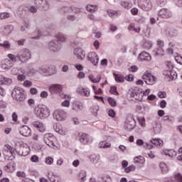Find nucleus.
I'll use <instances>...</instances> for the list:
<instances>
[{
  "instance_id": "nucleus-53",
  "label": "nucleus",
  "mask_w": 182,
  "mask_h": 182,
  "mask_svg": "<svg viewBox=\"0 0 182 182\" xmlns=\"http://www.w3.org/2000/svg\"><path fill=\"white\" fill-rule=\"evenodd\" d=\"M165 70H173V64L170 61H166Z\"/></svg>"
},
{
  "instance_id": "nucleus-28",
  "label": "nucleus",
  "mask_w": 182,
  "mask_h": 182,
  "mask_svg": "<svg viewBox=\"0 0 182 182\" xmlns=\"http://www.w3.org/2000/svg\"><path fill=\"white\" fill-rule=\"evenodd\" d=\"M0 82L1 85H11L12 84V79L6 77L4 75L0 77Z\"/></svg>"
},
{
  "instance_id": "nucleus-62",
  "label": "nucleus",
  "mask_w": 182,
  "mask_h": 182,
  "mask_svg": "<svg viewBox=\"0 0 182 182\" xmlns=\"http://www.w3.org/2000/svg\"><path fill=\"white\" fill-rule=\"evenodd\" d=\"M31 95H38V90L36 87L30 88Z\"/></svg>"
},
{
  "instance_id": "nucleus-60",
  "label": "nucleus",
  "mask_w": 182,
  "mask_h": 182,
  "mask_svg": "<svg viewBox=\"0 0 182 182\" xmlns=\"http://www.w3.org/2000/svg\"><path fill=\"white\" fill-rule=\"evenodd\" d=\"M154 131L155 132V133H160L161 132V125L156 124V126H154Z\"/></svg>"
},
{
  "instance_id": "nucleus-15",
  "label": "nucleus",
  "mask_w": 182,
  "mask_h": 182,
  "mask_svg": "<svg viewBox=\"0 0 182 182\" xmlns=\"http://www.w3.org/2000/svg\"><path fill=\"white\" fill-rule=\"evenodd\" d=\"M74 55L77 59H79V60H83V59L86 58V53H85V50L81 48H75Z\"/></svg>"
},
{
  "instance_id": "nucleus-42",
  "label": "nucleus",
  "mask_w": 182,
  "mask_h": 182,
  "mask_svg": "<svg viewBox=\"0 0 182 182\" xmlns=\"http://www.w3.org/2000/svg\"><path fill=\"white\" fill-rule=\"evenodd\" d=\"M143 47L145 49H151V48H153V43L151 41H145L144 44H143Z\"/></svg>"
},
{
  "instance_id": "nucleus-45",
  "label": "nucleus",
  "mask_w": 182,
  "mask_h": 182,
  "mask_svg": "<svg viewBox=\"0 0 182 182\" xmlns=\"http://www.w3.org/2000/svg\"><path fill=\"white\" fill-rule=\"evenodd\" d=\"M97 6H93V5H87V7H86V9L88 12H96V11L97 10Z\"/></svg>"
},
{
  "instance_id": "nucleus-9",
  "label": "nucleus",
  "mask_w": 182,
  "mask_h": 182,
  "mask_svg": "<svg viewBox=\"0 0 182 182\" xmlns=\"http://www.w3.org/2000/svg\"><path fill=\"white\" fill-rule=\"evenodd\" d=\"M68 113L63 109H55L53 114V117L57 122H63L66 119Z\"/></svg>"
},
{
  "instance_id": "nucleus-52",
  "label": "nucleus",
  "mask_w": 182,
  "mask_h": 182,
  "mask_svg": "<svg viewBox=\"0 0 182 182\" xmlns=\"http://www.w3.org/2000/svg\"><path fill=\"white\" fill-rule=\"evenodd\" d=\"M7 56L11 62H18V55L9 54Z\"/></svg>"
},
{
  "instance_id": "nucleus-26",
  "label": "nucleus",
  "mask_w": 182,
  "mask_h": 182,
  "mask_svg": "<svg viewBox=\"0 0 182 182\" xmlns=\"http://www.w3.org/2000/svg\"><path fill=\"white\" fill-rule=\"evenodd\" d=\"M48 73L47 76H53V75H56L58 73V70L55 65H49L47 66Z\"/></svg>"
},
{
  "instance_id": "nucleus-16",
  "label": "nucleus",
  "mask_w": 182,
  "mask_h": 182,
  "mask_svg": "<svg viewBox=\"0 0 182 182\" xmlns=\"http://www.w3.org/2000/svg\"><path fill=\"white\" fill-rule=\"evenodd\" d=\"M31 126L37 129V130H38V132L41 133H45V132H46V127H45V124L41 122L34 121L31 123Z\"/></svg>"
},
{
  "instance_id": "nucleus-54",
  "label": "nucleus",
  "mask_w": 182,
  "mask_h": 182,
  "mask_svg": "<svg viewBox=\"0 0 182 182\" xmlns=\"http://www.w3.org/2000/svg\"><path fill=\"white\" fill-rule=\"evenodd\" d=\"M108 102L109 103L110 106H112V107H115L116 100H114V98L112 97H108Z\"/></svg>"
},
{
  "instance_id": "nucleus-57",
  "label": "nucleus",
  "mask_w": 182,
  "mask_h": 182,
  "mask_svg": "<svg viewBox=\"0 0 182 182\" xmlns=\"http://www.w3.org/2000/svg\"><path fill=\"white\" fill-rule=\"evenodd\" d=\"M136 170V166L134 165H131L125 168L127 173H130V171H134Z\"/></svg>"
},
{
  "instance_id": "nucleus-17",
  "label": "nucleus",
  "mask_w": 182,
  "mask_h": 182,
  "mask_svg": "<svg viewBox=\"0 0 182 182\" xmlns=\"http://www.w3.org/2000/svg\"><path fill=\"white\" fill-rule=\"evenodd\" d=\"M164 75L169 79V80H176L177 79V73L174 70H164Z\"/></svg>"
},
{
  "instance_id": "nucleus-36",
  "label": "nucleus",
  "mask_w": 182,
  "mask_h": 182,
  "mask_svg": "<svg viewBox=\"0 0 182 182\" xmlns=\"http://www.w3.org/2000/svg\"><path fill=\"white\" fill-rule=\"evenodd\" d=\"M12 68V63H11V61L8 59L5 60V63L2 65V68L4 69V70H9Z\"/></svg>"
},
{
  "instance_id": "nucleus-21",
  "label": "nucleus",
  "mask_w": 182,
  "mask_h": 182,
  "mask_svg": "<svg viewBox=\"0 0 182 182\" xmlns=\"http://www.w3.org/2000/svg\"><path fill=\"white\" fill-rule=\"evenodd\" d=\"M31 131L26 125H23L20 128V134L24 137H29L31 136Z\"/></svg>"
},
{
  "instance_id": "nucleus-3",
  "label": "nucleus",
  "mask_w": 182,
  "mask_h": 182,
  "mask_svg": "<svg viewBox=\"0 0 182 182\" xmlns=\"http://www.w3.org/2000/svg\"><path fill=\"white\" fill-rule=\"evenodd\" d=\"M49 92L59 95L61 99H70V96L62 92V85L59 84H53L49 87Z\"/></svg>"
},
{
  "instance_id": "nucleus-51",
  "label": "nucleus",
  "mask_w": 182,
  "mask_h": 182,
  "mask_svg": "<svg viewBox=\"0 0 182 182\" xmlns=\"http://www.w3.org/2000/svg\"><path fill=\"white\" fill-rule=\"evenodd\" d=\"M121 6L124 8L125 9H130V4L128 1H123L120 2Z\"/></svg>"
},
{
  "instance_id": "nucleus-23",
  "label": "nucleus",
  "mask_w": 182,
  "mask_h": 182,
  "mask_svg": "<svg viewBox=\"0 0 182 182\" xmlns=\"http://www.w3.org/2000/svg\"><path fill=\"white\" fill-rule=\"evenodd\" d=\"M46 177L48 178L50 182H62L60 176L55 175L54 173H48Z\"/></svg>"
},
{
  "instance_id": "nucleus-33",
  "label": "nucleus",
  "mask_w": 182,
  "mask_h": 182,
  "mask_svg": "<svg viewBox=\"0 0 182 182\" xmlns=\"http://www.w3.org/2000/svg\"><path fill=\"white\" fill-rule=\"evenodd\" d=\"M73 110H75V112L83 110V105H80V103L77 102H74L73 105Z\"/></svg>"
},
{
  "instance_id": "nucleus-8",
  "label": "nucleus",
  "mask_w": 182,
  "mask_h": 182,
  "mask_svg": "<svg viewBox=\"0 0 182 182\" xmlns=\"http://www.w3.org/2000/svg\"><path fill=\"white\" fill-rule=\"evenodd\" d=\"M3 154L6 160H9L11 157H14L15 154V149L10 145H5L3 149Z\"/></svg>"
},
{
  "instance_id": "nucleus-13",
  "label": "nucleus",
  "mask_w": 182,
  "mask_h": 182,
  "mask_svg": "<svg viewBox=\"0 0 182 182\" xmlns=\"http://www.w3.org/2000/svg\"><path fill=\"white\" fill-rule=\"evenodd\" d=\"M142 79L144 80L146 85H154V83H156L157 81V78L150 73L144 74L142 76Z\"/></svg>"
},
{
  "instance_id": "nucleus-34",
  "label": "nucleus",
  "mask_w": 182,
  "mask_h": 182,
  "mask_svg": "<svg viewBox=\"0 0 182 182\" xmlns=\"http://www.w3.org/2000/svg\"><path fill=\"white\" fill-rule=\"evenodd\" d=\"M90 161L94 164H97L99 163V160H100V156L99 155L92 154L89 157Z\"/></svg>"
},
{
  "instance_id": "nucleus-64",
  "label": "nucleus",
  "mask_w": 182,
  "mask_h": 182,
  "mask_svg": "<svg viewBox=\"0 0 182 182\" xmlns=\"http://www.w3.org/2000/svg\"><path fill=\"white\" fill-rule=\"evenodd\" d=\"M173 2L177 6H182V0H173Z\"/></svg>"
},
{
  "instance_id": "nucleus-10",
  "label": "nucleus",
  "mask_w": 182,
  "mask_h": 182,
  "mask_svg": "<svg viewBox=\"0 0 182 182\" xmlns=\"http://www.w3.org/2000/svg\"><path fill=\"white\" fill-rule=\"evenodd\" d=\"M138 6L142 11H150L153 8V4L150 0H139L138 1Z\"/></svg>"
},
{
  "instance_id": "nucleus-63",
  "label": "nucleus",
  "mask_w": 182,
  "mask_h": 182,
  "mask_svg": "<svg viewBox=\"0 0 182 182\" xmlns=\"http://www.w3.org/2000/svg\"><path fill=\"white\" fill-rule=\"evenodd\" d=\"M60 12L63 14H68V12H69V7H63V8H61Z\"/></svg>"
},
{
  "instance_id": "nucleus-56",
  "label": "nucleus",
  "mask_w": 182,
  "mask_h": 182,
  "mask_svg": "<svg viewBox=\"0 0 182 182\" xmlns=\"http://www.w3.org/2000/svg\"><path fill=\"white\" fill-rule=\"evenodd\" d=\"M30 160L32 161V163H39V156L36 155H33L30 158Z\"/></svg>"
},
{
  "instance_id": "nucleus-46",
  "label": "nucleus",
  "mask_w": 182,
  "mask_h": 182,
  "mask_svg": "<svg viewBox=\"0 0 182 182\" xmlns=\"http://www.w3.org/2000/svg\"><path fill=\"white\" fill-rule=\"evenodd\" d=\"M67 100H64L61 103L62 107H70V98H65Z\"/></svg>"
},
{
  "instance_id": "nucleus-37",
  "label": "nucleus",
  "mask_w": 182,
  "mask_h": 182,
  "mask_svg": "<svg viewBox=\"0 0 182 182\" xmlns=\"http://www.w3.org/2000/svg\"><path fill=\"white\" fill-rule=\"evenodd\" d=\"M55 38L56 39H54V41H59V42H65L66 41V36L61 33H57Z\"/></svg>"
},
{
  "instance_id": "nucleus-32",
  "label": "nucleus",
  "mask_w": 182,
  "mask_h": 182,
  "mask_svg": "<svg viewBox=\"0 0 182 182\" xmlns=\"http://www.w3.org/2000/svg\"><path fill=\"white\" fill-rule=\"evenodd\" d=\"M107 14H108L109 16H110V18H112V16H114V15H115V16H120V15H122V11L109 9V10H107Z\"/></svg>"
},
{
  "instance_id": "nucleus-40",
  "label": "nucleus",
  "mask_w": 182,
  "mask_h": 182,
  "mask_svg": "<svg viewBox=\"0 0 182 182\" xmlns=\"http://www.w3.org/2000/svg\"><path fill=\"white\" fill-rule=\"evenodd\" d=\"M173 153H174V151L171 149H164L161 151L162 155L168 156V157H172Z\"/></svg>"
},
{
  "instance_id": "nucleus-58",
  "label": "nucleus",
  "mask_w": 182,
  "mask_h": 182,
  "mask_svg": "<svg viewBox=\"0 0 182 182\" xmlns=\"http://www.w3.org/2000/svg\"><path fill=\"white\" fill-rule=\"evenodd\" d=\"M109 92L112 93V95H119V92H117V88L114 86L110 87Z\"/></svg>"
},
{
  "instance_id": "nucleus-19",
  "label": "nucleus",
  "mask_w": 182,
  "mask_h": 182,
  "mask_svg": "<svg viewBox=\"0 0 182 182\" xmlns=\"http://www.w3.org/2000/svg\"><path fill=\"white\" fill-rule=\"evenodd\" d=\"M80 141L82 144H89V143H92V141H93V138L88 134H82L80 136Z\"/></svg>"
},
{
  "instance_id": "nucleus-31",
  "label": "nucleus",
  "mask_w": 182,
  "mask_h": 182,
  "mask_svg": "<svg viewBox=\"0 0 182 182\" xmlns=\"http://www.w3.org/2000/svg\"><path fill=\"white\" fill-rule=\"evenodd\" d=\"M38 72L40 75L48 76V66L42 65L38 68Z\"/></svg>"
},
{
  "instance_id": "nucleus-49",
  "label": "nucleus",
  "mask_w": 182,
  "mask_h": 182,
  "mask_svg": "<svg viewBox=\"0 0 182 182\" xmlns=\"http://www.w3.org/2000/svg\"><path fill=\"white\" fill-rule=\"evenodd\" d=\"M138 122L141 127H146V119L144 117H138Z\"/></svg>"
},
{
  "instance_id": "nucleus-22",
  "label": "nucleus",
  "mask_w": 182,
  "mask_h": 182,
  "mask_svg": "<svg viewBox=\"0 0 182 182\" xmlns=\"http://www.w3.org/2000/svg\"><path fill=\"white\" fill-rule=\"evenodd\" d=\"M53 129L56 133H59V134H62L63 136H65L68 134V130L65 129H63L62 125L60 124H56L54 125Z\"/></svg>"
},
{
  "instance_id": "nucleus-35",
  "label": "nucleus",
  "mask_w": 182,
  "mask_h": 182,
  "mask_svg": "<svg viewBox=\"0 0 182 182\" xmlns=\"http://www.w3.org/2000/svg\"><path fill=\"white\" fill-rule=\"evenodd\" d=\"M134 161L136 164H144L146 162V159H144V157L139 156L135 157L134 159Z\"/></svg>"
},
{
  "instance_id": "nucleus-61",
  "label": "nucleus",
  "mask_w": 182,
  "mask_h": 182,
  "mask_svg": "<svg viewBox=\"0 0 182 182\" xmlns=\"http://www.w3.org/2000/svg\"><path fill=\"white\" fill-rule=\"evenodd\" d=\"M40 96L42 97V99H46L48 98V96H49V93H48L46 91H42L40 94Z\"/></svg>"
},
{
  "instance_id": "nucleus-5",
  "label": "nucleus",
  "mask_w": 182,
  "mask_h": 182,
  "mask_svg": "<svg viewBox=\"0 0 182 182\" xmlns=\"http://www.w3.org/2000/svg\"><path fill=\"white\" fill-rule=\"evenodd\" d=\"M45 144L51 147V149H55L58 139L56 136H53L52 134H46L43 138Z\"/></svg>"
},
{
  "instance_id": "nucleus-48",
  "label": "nucleus",
  "mask_w": 182,
  "mask_h": 182,
  "mask_svg": "<svg viewBox=\"0 0 182 182\" xmlns=\"http://www.w3.org/2000/svg\"><path fill=\"white\" fill-rule=\"evenodd\" d=\"M8 18H11V14L8 12H2L0 13V21L2 19H8Z\"/></svg>"
},
{
  "instance_id": "nucleus-24",
  "label": "nucleus",
  "mask_w": 182,
  "mask_h": 182,
  "mask_svg": "<svg viewBox=\"0 0 182 182\" xmlns=\"http://www.w3.org/2000/svg\"><path fill=\"white\" fill-rule=\"evenodd\" d=\"M77 92L79 93V95H81V96H85V97H89V96H90V90L87 87L78 88Z\"/></svg>"
},
{
  "instance_id": "nucleus-43",
  "label": "nucleus",
  "mask_w": 182,
  "mask_h": 182,
  "mask_svg": "<svg viewBox=\"0 0 182 182\" xmlns=\"http://www.w3.org/2000/svg\"><path fill=\"white\" fill-rule=\"evenodd\" d=\"M0 47L4 49H11V43L8 41H5L3 43H0Z\"/></svg>"
},
{
  "instance_id": "nucleus-29",
  "label": "nucleus",
  "mask_w": 182,
  "mask_h": 182,
  "mask_svg": "<svg viewBox=\"0 0 182 182\" xmlns=\"http://www.w3.org/2000/svg\"><path fill=\"white\" fill-rule=\"evenodd\" d=\"M111 146H112V144L107 141H102L98 144V147L100 149H109Z\"/></svg>"
},
{
  "instance_id": "nucleus-41",
  "label": "nucleus",
  "mask_w": 182,
  "mask_h": 182,
  "mask_svg": "<svg viewBox=\"0 0 182 182\" xmlns=\"http://www.w3.org/2000/svg\"><path fill=\"white\" fill-rule=\"evenodd\" d=\"M164 32L166 33V35H167L168 36H174V29L171 28H166L164 29Z\"/></svg>"
},
{
  "instance_id": "nucleus-12",
  "label": "nucleus",
  "mask_w": 182,
  "mask_h": 182,
  "mask_svg": "<svg viewBox=\"0 0 182 182\" xmlns=\"http://www.w3.org/2000/svg\"><path fill=\"white\" fill-rule=\"evenodd\" d=\"M34 4L38 9L41 11H48L49 9V3L47 0H35Z\"/></svg>"
},
{
  "instance_id": "nucleus-1",
  "label": "nucleus",
  "mask_w": 182,
  "mask_h": 182,
  "mask_svg": "<svg viewBox=\"0 0 182 182\" xmlns=\"http://www.w3.org/2000/svg\"><path fill=\"white\" fill-rule=\"evenodd\" d=\"M34 114L38 119H48L50 114V111L46 106L38 105L34 109Z\"/></svg>"
},
{
  "instance_id": "nucleus-55",
  "label": "nucleus",
  "mask_w": 182,
  "mask_h": 182,
  "mask_svg": "<svg viewBox=\"0 0 182 182\" xmlns=\"http://www.w3.org/2000/svg\"><path fill=\"white\" fill-rule=\"evenodd\" d=\"M86 178V172L85 171H82L79 173V178L80 181H85V178Z\"/></svg>"
},
{
  "instance_id": "nucleus-4",
  "label": "nucleus",
  "mask_w": 182,
  "mask_h": 182,
  "mask_svg": "<svg viewBox=\"0 0 182 182\" xmlns=\"http://www.w3.org/2000/svg\"><path fill=\"white\" fill-rule=\"evenodd\" d=\"M11 97H13L14 100L18 102H23L25 101V99H26L25 94H23V91L19 87L14 88L11 92Z\"/></svg>"
},
{
  "instance_id": "nucleus-20",
  "label": "nucleus",
  "mask_w": 182,
  "mask_h": 182,
  "mask_svg": "<svg viewBox=\"0 0 182 182\" xmlns=\"http://www.w3.org/2000/svg\"><path fill=\"white\" fill-rule=\"evenodd\" d=\"M12 31H14V26L6 25L2 27L1 33L4 36H8V35H11Z\"/></svg>"
},
{
  "instance_id": "nucleus-27",
  "label": "nucleus",
  "mask_w": 182,
  "mask_h": 182,
  "mask_svg": "<svg viewBox=\"0 0 182 182\" xmlns=\"http://www.w3.org/2000/svg\"><path fill=\"white\" fill-rule=\"evenodd\" d=\"M150 143H151V144H154V146H156V147H161L164 144L163 140L160 139H151Z\"/></svg>"
},
{
  "instance_id": "nucleus-30",
  "label": "nucleus",
  "mask_w": 182,
  "mask_h": 182,
  "mask_svg": "<svg viewBox=\"0 0 182 182\" xmlns=\"http://www.w3.org/2000/svg\"><path fill=\"white\" fill-rule=\"evenodd\" d=\"M114 76L115 81L117 83H123L124 82V76L120 74H117L116 73H113Z\"/></svg>"
},
{
  "instance_id": "nucleus-11",
  "label": "nucleus",
  "mask_w": 182,
  "mask_h": 182,
  "mask_svg": "<svg viewBox=\"0 0 182 182\" xmlns=\"http://www.w3.org/2000/svg\"><path fill=\"white\" fill-rule=\"evenodd\" d=\"M125 127L127 130H134L136 127V120L132 115H128L125 119Z\"/></svg>"
},
{
  "instance_id": "nucleus-18",
  "label": "nucleus",
  "mask_w": 182,
  "mask_h": 182,
  "mask_svg": "<svg viewBox=\"0 0 182 182\" xmlns=\"http://www.w3.org/2000/svg\"><path fill=\"white\" fill-rule=\"evenodd\" d=\"M159 16L161 18H164L165 19H167L168 18H171V11L167 9H162L159 11L158 12Z\"/></svg>"
},
{
  "instance_id": "nucleus-39",
  "label": "nucleus",
  "mask_w": 182,
  "mask_h": 182,
  "mask_svg": "<svg viewBox=\"0 0 182 182\" xmlns=\"http://www.w3.org/2000/svg\"><path fill=\"white\" fill-rule=\"evenodd\" d=\"M128 30L129 31H134V32H136V33H139L140 32V27L134 25V23H131L129 26L128 27Z\"/></svg>"
},
{
  "instance_id": "nucleus-2",
  "label": "nucleus",
  "mask_w": 182,
  "mask_h": 182,
  "mask_svg": "<svg viewBox=\"0 0 182 182\" xmlns=\"http://www.w3.org/2000/svg\"><path fill=\"white\" fill-rule=\"evenodd\" d=\"M32 58V52L28 48H22L17 53V60L20 63H26Z\"/></svg>"
},
{
  "instance_id": "nucleus-50",
  "label": "nucleus",
  "mask_w": 182,
  "mask_h": 182,
  "mask_svg": "<svg viewBox=\"0 0 182 182\" xmlns=\"http://www.w3.org/2000/svg\"><path fill=\"white\" fill-rule=\"evenodd\" d=\"M53 158H52L51 156H47L45 159V163L48 166H52V164H53Z\"/></svg>"
},
{
  "instance_id": "nucleus-7",
  "label": "nucleus",
  "mask_w": 182,
  "mask_h": 182,
  "mask_svg": "<svg viewBox=\"0 0 182 182\" xmlns=\"http://www.w3.org/2000/svg\"><path fill=\"white\" fill-rule=\"evenodd\" d=\"M48 49L56 53L62 49V43L58 40H52L48 43Z\"/></svg>"
},
{
  "instance_id": "nucleus-44",
  "label": "nucleus",
  "mask_w": 182,
  "mask_h": 182,
  "mask_svg": "<svg viewBox=\"0 0 182 182\" xmlns=\"http://www.w3.org/2000/svg\"><path fill=\"white\" fill-rule=\"evenodd\" d=\"M27 11L28 12H31V14H35L36 12H38V7L36 6H27Z\"/></svg>"
},
{
  "instance_id": "nucleus-6",
  "label": "nucleus",
  "mask_w": 182,
  "mask_h": 182,
  "mask_svg": "<svg viewBox=\"0 0 182 182\" xmlns=\"http://www.w3.org/2000/svg\"><path fill=\"white\" fill-rule=\"evenodd\" d=\"M129 95L130 97H133L135 100H139V102L143 100V90L140 88H134L129 91Z\"/></svg>"
},
{
  "instance_id": "nucleus-59",
  "label": "nucleus",
  "mask_w": 182,
  "mask_h": 182,
  "mask_svg": "<svg viewBox=\"0 0 182 182\" xmlns=\"http://www.w3.org/2000/svg\"><path fill=\"white\" fill-rule=\"evenodd\" d=\"M23 86L24 87H31L32 82L30 80H26L23 82Z\"/></svg>"
},
{
  "instance_id": "nucleus-47",
  "label": "nucleus",
  "mask_w": 182,
  "mask_h": 182,
  "mask_svg": "<svg viewBox=\"0 0 182 182\" xmlns=\"http://www.w3.org/2000/svg\"><path fill=\"white\" fill-rule=\"evenodd\" d=\"M154 52L155 56H163V55H164V50H163V48L159 47L156 50H154Z\"/></svg>"
},
{
  "instance_id": "nucleus-38",
  "label": "nucleus",
  "mask_w": 182,
  "mask_h": 182,
  "mask_svg": "<svg viewBox=\"0 0 182 182\" xmlns=\"http://www.w3.org/2000/svg\"><path fill=\"white\" fill-rule=\"evenodd\" d=\"M160 170L162 173H166L168 171V167L164 162H161L159 164Z\"/></svg>"
},
{
  "instance_id": "nucleus-14",
  "label": "nucleus",
  "mask_w": 182,
  "mask_h": 182,
  "mask_svg": "<svg viewBox=\"0 0 182 182\" xmlns=\"http://www.w3.org/2000/svg\"><path fill=\"white\" fill-rule=\"evenodd\" d=\"M87 59L91 62L94 66H97V63H99V56H97V53L95 52L88 53Z\"/></svg>"
},
{
  "instance_id": "nucleus-25",
  "label": "nucleus",
  "mask_w": 182,
  "mask_h": 182,
  "mask_svg": "<svg viewBox=\"0 0 182 182\" xmlns=\"http://www.w3.org/2000/svg\"><path fill=\"white\" fill-rule=\"evenodd\" d=\"M139 59L140 60H146V61H150L151 60V55H150V54H149V53L143 51L140 53L139 56Z\"/></svg>"
}]
</instances>
